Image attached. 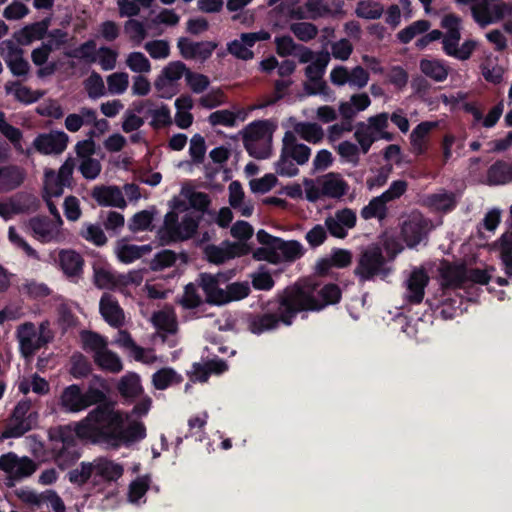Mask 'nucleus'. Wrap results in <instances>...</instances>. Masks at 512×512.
<instances>
[{
  "mask_svg": "<svg viewBox=\"0 0 512 512\" xmlns=\"http://www.w3.org/2000/svg\"><path fill=\"white\" fill-rule=\"evenodd\" d=\"M386 202L379 195L370 200V202L361 209L360 215L363 219L369 220L377 218L383 220L387 217Z\"/></svg>",
  "mask_w": 512,
  "mask_h": 512,
  "instance_id": "6e6d98bb",
  "label": "nucleus"
},
{
  "mask_svg": "<svg viewBox=\"0 0 512 512\" xmlns=\"http://www.w3.org/2000/svg\"><path fill=\"white\" fill-rule=\"evenodd\" d=\"M330 61V54L328 52L318 53L315 61H312L306 69L305 75L309 79L310 84L305 86V90L309 95L328 94V86L322 80L326 67Z\"/></svg>",
  "mask_w": 512,
  "mask_h": 512,
  "instance_id": "dca6fc26",
  "label": "nucleus"
},
{
  "mask_svg": "<svg viewBox=\"0 0 512 512\" xmlns=\"http://www.w3.org/2000/svg\"><path fill=\"white\" fill-rule=\"evenodd\" d=\"M293 81L290 78H281L274 82V91L271 95L265 97L261 107H267L275 104L282 99L292 85Z\"/></svg>",
  "mask_w": 512,
  "mask_h": 512,
  "instance_id": "680f3d73",
  "label": "nucleus"
},
{
  "mask_svg": "<svg viewBox=\"0 0 512 512\" xmlns=\"http://www.w3.org/2000/svg\"><path fill=\"white\" fill-rule=\"evenodd\" d=\"M69 137L63 131H51L49 133H42L36 136L30 155L33 151H37L43 155H58L61 154L68 145Z\"/></svg>",
  "mask_w": 512,
  "mask_h": 512,
  "instance_id": "412c9836",
  "label": "nucleus"
},
{
  "mask_svg": "<svg viewBox=\"0 0 512 512\" xmlns=\"http://www.w3.org/2000/svg\"><path fill=\"white\" fill-rule=\"evenodd\" d=\"M59 262L62 270L68 276H76L82 271L83 259L73 250H62L59 253Z\"/></svg>",
  "mask_w": 512,
  "mask_h": 512,
  "instance_id": "3c124183",
  "label": "nucleus"
},
{
  "mask_svg": "<svg viewBox=\"0 0 512 512\" xmlns=\"http://www.w3.org/2000/svg\"><path fill=\"white\" fill-rule=\"evenodd\" d=\"M275 126L269 120H257L242 131L243 144L248 154L256 159H266L272 154Z\"/></svg>",
  "mask_w": 512,
  "mask_h": 512,
  "instance_id": "39448f33",
  "label": "nucleus"
},
{
  "mask_svg": "<svg viewBox=\"0 0 512 512\" xmlns=\"http://www.w3.org/2000/svg\"><path fill=\"white\" fill-rule=\"evenodd\" d=\"M105 400L106 394L99 388L89 386V388L83 392L79 385L72 384L62 391L59 398V405L61 409L67 413H79Z\"/></svg>",
  "mask_w": 512,
  "mask_h": 512,
  "instance_id": "9d476101",
  "label": "nucleus"
},
{
  "mask_svg": "<svg viewBox=\"0 0 512 512\" xmlns=\"http://www.w3.org/2000/svg\"><path fill=\"white\" fill-rule=\"evenodd\" d=\"M423 204L433 211L447 213L457 205L456 194L446 190H439L436 193L424 197Z\"/></svg>",
  "mask_w": 512,
  "mask_h": 512,
  "instance_id": "72a5a7b5",
  "label": "nucleus"
},
{
  "mask_svg": "<svg viewBox=\"0 0 512 512\" xmlns=\"http://www.w3.org/2000/svg\"><path fill=\"white\" fill-rule=\"evenodd\" d=\"M336 151L343 162L352 164L353 166L358 165L360 156L363 154L361 145L347 140L340 142L336 147Z\"/></svg>",
  "mask_w": 512,
  "mask_h": 512,
  "instance_id": "5fc2aeb1",
  "label": "nucleus"
},
{
  "mask_svg": "<svg viewBox=\"0 0 512 512\" xmlns=\"http://www.w3.org/2000/svg\"><path fill=\"white\" fill-rule=\"evenodd\" d=\"M369 72L362 66L348 69L346 66H336L330 72V80L336 86L349 85L350 88L361 90L369 82Z\"/></svg>",
  "mask_w": 512,
  "mask_h": 512,
  "instance_id": "a211bd4d",
  "label": "nucleus"
},
{
  "mask_svg": "<svg viewBox=\"0 0 512 512\" xmlns=\"http://www.w3.org/2000/svg\"><path fill=\"white\" fill-rule=\"evenodd\" d=\"M126 65L135 73H149L151 71L149 59L141 52H131L128 54Z\"/></svg>",
  "mask_w": 512,
  "mask_h": 512,
  "instance_id": "e2e57ef3",
  "label": "nucleus"
},
{
  "mask_svg": "<svg viewBox=\"0 0 512 512\" xmlns=\"http://www.w3.org/2000/svg\"><path fill=\"white\" fill-rule=\"evenodd\" d=\"M340 296V290L334 284L323 287L318 285L296 286L285 292L279 301L276 313L251 316L248 319V329L254 334H261L276 329L280 322L289 326L298 312L321 310L327 305L337 303Z\"/></svg>",
  "mask_w": 512,
  "mask_h": 512,
  "instance_id": "f03ea898",
  "label": "nucleus"
},
{
  "mask_svg": "<svg viewBox=\"0 0 512 512\" xmlns=\"http://www.w3.org/2000/svg\"><path fill=\"white\" fill-rule=\"evenodd\" d=\"M17 338L22 354L28 357L48 343L52 336L47 323H41L37 331L35 325L28 322L18 327Z\"/></svg>",
  "mask_w": 512,
  "mask_h": 512,
  "instance_id": "2eb2a0df",
  "label": "nucleus"
},
{
  "mask_svg": "<svg viewBox=\"0 0 512 512\" xmlns=\"http://www.w3.org/2000/svg\"><path fill=\"white\" fill-rule=\"evenodd\" d=\"M51 53L52 52L42 44L34 48L31 52V60L33 64L38 67L36 74L39 78L49 77L57 70V64L55 62H48Z\"/></svg>",
  "mask_w": 512,
  "mask_h": 512,
  "instance_id": "a19ab883",
  "label": "nucleus"
},
{
  "mask_svg": "<svg viewBox=\"0 0 512 512\" xmlns=\"http://www.w3.org/2000/svg\"><path fill=\"white\" fill-rule=\"evenodd\" d=\"M83 84L88 97L92 100L99 99L107 94L104 80L97 72H92Z\"/></svg>",
  "mask_w": 512,
  "mask_h": 512,
  "instance_id": "4d7b16f0",
  "label": "nucleus"
},
{
  "mask_svg": "<svg viewBox=\"0 0 512 512\" xmlns=\"http://www.w3.org/2000/svg\"><path fill=\"white\" fill-rule=\"evenodd\" d=\"M93 475L104 481H117L124 472L121 464L106 457H98L91 462Z\"/></svg>",
  "mask_w": 512,
  "mask_h": 512,
  "instance_id": "473e14b6",
  "label": "nucleus"
},
{
  "mask_svg": "<svg viewBox=\"0 0 512 512\" xmlns=\"http://www.w3.org/2000/svg\"><path fill=\"white\" fill-rule=\"evenodd\" d=\"M106 81L111 95H121L129 86V76L126 72L112 73L107 76Z\"/></svg>",
  "mask_w": 512,
  "mask_h": 512,
  "instance_id": "052dcab7",
  "label": "nucleus"
},
{
  "mask_svg": "<svg viewBox=\"0 0 512 512\" xmlns=\"http://www.w3.org/2000/svg\"><path fill=\"white\" fill-rule=\"evenodd\" d=\"M438 126L437 122L424 121L418 124L410 135L412 152L416 155L423 154L427 149V136Z\"/></svg>",
  "mask_w": 512,
  "mask_h": 512,
  "instance_id": "ea45409f",
  "label": "nucleus"
},
{
  "mask_svg": "<svg viewBox=\"0 0 512 512\" xmlns=\"http://www.w3.org/2000/svg\"><path fill=\"white\" fill-rule=\"evenodd\" d=\"M0 469L12 480L20 481L30 477L37 469L36 463L29 457H19L9 452L0 457Z\"/></svg>",
  "mask_w": 512,
  "mask_h": 512,
  "instance_id": "f3484780",
  "label": "nucleus"
},
{
  "mask_svg": "<svg viewBox=\"0 0 512 512\" xmlns=\"http://www.w3.org/2000/svg\"><path fill=\"white\" fill-rule=\"evenodd\" d=\"M220 275L201 274L199 277V286L202 288L206 301L214 305L227 304L225 288L220 285Z\"/></svg>",
  "mask_w": 512,
  "mask_h": 512,
  "instance_id": "c85d7f7f",
  "label": "nucleus"
},
{
  "mask_svg": "<svg viewBox=\"0 0 512 512\" xmlns=\"http://www.w3.org/2000/svg\"><path fill=\"white\" fill-rule=\"evenodd\" d=\"M47 32V26L43 22H36L25 26L14 33V39L21 45H29L42 39Z\"/></svg>",
  "mask_w": 512,
  "mask_h": 512,
  "instance_id": "09e8293b",
  "label": "nucleus"
},
{
  "mask_svg": "<svg viewBox=\"0 0 512 512\" xmlns=\"http://www.w3.org/2000/svg\"><path fill=\"white\" fill-rule=\"evenodd\" d=\"M4 88L7 94L13 95L16 100L25 104L36 102L42 96L38 91H33L16 81L7 82Z\"/></svg>",
  "mask_w": 512,
  "mask_h": 512,
  "instance_id": "603ef678",
  "label": "nucleus"
},
{
  "mask_svg": "<svg viewBox=\"0 0 512 512\" xmlns=\"http://www.w3.org/2000/svg\"><path fill=\"white\" fill-rule=\"evenodd\" d=\"M429 277L423 269H414L405 282L404 300L409 304H419L424 297Z\"/></svg>",
  "mask_w": 512,
  "mask_h": 512,
  "instance_id": "a878e982",
  "label": "nucleus"
},
{
  "mask_svg": "<svg viewBox=\"0 0 512 512\" xmlns=\"http://www.w3.org/2000/svg\"><path fill=\"white\" fill-rule=\"evenodd\" d=\"M199 226V216L186 212L181 218L174 212L165 215L164 224L158 231L162 243L184 241L190 239Z\"/></svg>",
  "mask_w": 512,
  "mask_h": 512,
  "instance_id": "6e6552de",
  "label": "nucleus"
},
{
  "mask_svg": "<svg viewBox=\"0 0 512 512\" xmlns=\"http://www.w3.org/2000/svg\"><path fill=\"white\" fill-rule=\"evenodd\" d=\"M61 225L46 217H34L28 222L33 236L42 243L59 242L62 238Z\"/></svg>",
  "mask_w": 512,
  "mask_h": 512,
  "instance_id": "b1692460",
  "label": "nucleus"
},
{
  "mask_svg": "<svg viewBox=\"0 0 512 512\" xmlns=\"http://www.w3.org/2000/svg\"><path fill=\"white\" fill-rule=\"evenodd\" d=\"M91 195L100 206L126 207L122 191L116 186H95Z\"/></svg>",
  "mask_w": 512,
  "mask_h": 512,
  "instance_id": "2f4dec72",
  "label": "nucleus"
},
{
  "mask_svg": "<svg viewBox=\"0 0 512 512\" xmlns=\"http://www.w3.org/2000/svg\"><path fill=\"white\" fill-rule=\"evenodd\" d=\"M486 181L489 185H506L512 183V163L503 160L493 163L487 170Z\"/></svg>",
  "mask_w": 512,
  "mask_h": 512,
  "instance_id": "37998d69",
  "label": "nucleus"
},
{
  "mask_svg": "<svg viewBox=\"0 0 512 512\" xmlns=\"http://www.w3.org/2000/svg\"><path fill=\"white\" fill-rule=\"evenodd\" d=\"M177 46L180 54L185 59L206 60L208 59L216 48L213 42L202 41L193 42L188 38H180Z\"/></svg>",
  "mask_w": 512,
  "mask_h": 512,
  "instance_id": "c756f323",
  "label": "nucleus"
},
{
  "mask_svg": "<svg viewBox=\"0 0 512 512\" xmlns=\"http://www.w3.org/2000/svg\"><path fill=\"white\" fill-rule=\"evenodd\" d=\"M246 246L242 243L223 241L220 245H207L204 253L209 262L216 264L246 254Z\"/></svg>",
  "mask_w": 512,
  "mask_h": 512,
  "instance_id": "393cba45",
  "label": "nucleus"
},
{
  "mask_svg": "<svg viewBox=\"0 0 512 512\" xmlns=\"http://www.w3.org/2000/svg\"><path fill=\"white\" fill-rule=\"evenodd\" d=\"M151 321L160 332L163 342H167L170 347L175 346L174 335L177 332L178 325L174 309L170 306L163 307L153 313Z\"/></svg>",
  "mask_w": 512,
  "mask_h": 512,
  "instance_id": "5701e85b",
  "label": "nucleus"
},
{
  "mask_svg": "<svg viewBox=\"0 0 512 512\" xmlns=\"http://www.w3.org/2000/svg\"><path fill=\"white\" fill-rule=\"evenodd\" d=\"M430 28V23L426 20H418L402 29L398 33V38L402 43H409L415 36L422 34Z\"/></svg>",
  "mask_w": 512,
  "mask_h": 512,
  "instance_id": "69168bd1",
  "label": "nucleus"
},
{
  "mask_svg": "<svg viewBox=\"0 0 512 512\" xmlns=\"http://www.w3.org/2000/svg\"><path fill=\"white\" fill-rule=\"evenodd\" d=\"M357 215L351 208H341L325 218L324 225L331 236L344 239L356 226Z\"/></svg>",
  "mask_w": 512,
  "mask_h": 512,
  "instance_id": "aec40b11",
  "label": "nucleus"
},
{
  "mask_svg": "<svg viewBox=\"0 0 512 512\" xmlns=\"http://www.w3.org/2000/svg\"><path fill=\"white\" fill-rule=\"evenodd\" d=\"M350 185L340 173L329 172L315 180L304 182L306 199L316 202L322 198L341 200L348 194Z\"/></svg>",
  "mask_w": 512,
  "mask_h": 512,
  "instance_id": "423d86ee",
  "label": "nucleus"
},
{
  "mask_svg": "<svg viewBox=\"0 0 512 512\" xmlns=\"http://www.w3.org/2000/svg\"><path fill=\"white\" fill-rule=\"evenodd\" d=\"M151 116L150 125L154 129H160L172 123L171 112L167 105H161L156 109L149 110Z\"/></svg>",
  "mask_w": 512,
  "mask_h": 512,
  "instance_id": "774afa93",
  "label": "nucleus"
},
{
  "mask_svg": "<svg viewBox=\"0 0 512 512\" xmlns=\"http://www.w3.org/2000/svg\"><path fill=\"white\" fill-rule=\"evenodd\" d=\"M95 119V110L82 107L77 113H71L65 118V128L70 132H77L83 126H88Z\"/></svg>",
  "mask_w": 512,
  "mask_h": 512,
  "instance_id": "de8ad7c7",
  "label": "nucleus"
},
{
  "mask_svg": "<svg viewBox=\"0 0 512 512\" xmlns=\"http://www.w3.org/2000/svg\"><path fill=\"white\" fill-rule=\"evenodd\" d=\"M311 156V149L300 143L295 133L286 131L282 138V147L279 160L275 164L277 174L293 177L299 173L298 165H305Z\"/></svg>",
  "mask_w": 512,
  "mask_h": 512,
  "instance_id": "20e7f679",
  "label": "nucleus"
},
{
  "mask_svg": "<svg viewBox=\"0 0 512 512\" xmlns=\"http://www.w3.org/2000/svg\"><path fill=\"white\" fill-rule=\"evenodd\" d=\"M383 12L384 8L379 2L369 0L360 1L355 9V14L359 18L367 20L379 19Z\"/></svg>",
  "mask_w": 512,
  "mask_h": 512,
  "instance_id": "13d9d810",
  "label": "nucleus"
},
{
  "mask_svg": "<svg viewBox=\"0 0 512 512\" xmlns=\"http://www.w3.org/2000/svg\"><path fill=\"white\" fill-rule=\"evenodd\" d=\"M0 133L13 145L14 149L21 154L30 156L31 149H24L22 145V131L9 124L5 119V114L0 110Z\"/></svg>",
  "mask_w": 512,
  "mask_h": 512,
  "instance_id": "a18cd8bd",
  "label": "nucleus"
},
{
  "mask_svg": "<svg viewBox=\"0 0 512 512\" xmlns=\"http://www.w3.org/2000/svg\"><path fill=\"white\" fill-rule=\"evenodd\" d=\"M118 391L126 399H135L142 393L140 377L136 373L124 375L118 383Z\"/></svg>",
  "mask_w": 512,
  "mask_h": 512,
  "instance_id": "8fccbe9b",
  "label": "nucleus"
},
{
  "mask_svg": "<svg viewBox=\"0 0 512 512\" xmlns=\"http://www.w3.org/2000/svg\"><path fill=\"white\" fill-rule=\"evenodd\" d=\"M475 23L480 28L496 24L512 16V3L499 0H480L470 8Z\"/></svg>",
  "mask_w": 512,
  "mask_h": 512,
  "instance_id": "ddd939ff",
  "label": "nucleus"
},
{
  "mask_svg": "<svg viewBox=\"0 0 512 512\" xmlns=\"http://www.w3.org/2000/svg\"><path fill=\"white\" fill-rule=\"evenodd\" d=\"M38 414L32 410L29 399L17 403L13 413L1 433V439L19 438L30 431L37 424Z\"/></svg>",
  "mask_w": 512,
  "mask_h": 512,
  "instance_id": "f8f14e48",
  "label": "nucleus"
},
{
  "mask_svg": "<svg viewBox=\"0 0 512 512\" xmlns=\"http://www.w3.org/2000/svg\"><path fill=\"white\" fill-rule=\"evenodd\" d=\"M180 255L172 250L164 249L153 257L150 262V268L154 271H162L175 265Z\"/></svg>",
  "mask_w": 512,
  "mask_h": 512,
  "instance_id": "bf43d9fd",
  "label": "nucleus"
},
{
  "mask_svg": "<svg viewBox=\"0 0 512 512\" xmlns=\"http://www.w3.org/2000/svg\"><path fill=\"white\" fill-rule=\"evenodd\" d=\"M442 284L447 288H459L466 283V267L463 265H445L441 269Z\"/></svg>",
  "mask_w": 512,
  "mask_h": 512,
  "instance_id": "49530a36",
  "label": "nucleus"
},
{
  "mask_svg": "<svg viewBox=\"0 0 512 512\" xmlns=\"http://www.w3.org/2000/svg\"><path fill=\"white\" fill-rule=\"evenodd\" d=\"M26 178L24 168L7 164L0 166V193L13 191L20 187Z\"/></svg>",
  "mask_w": 512,
  "mask_h": 512,
  "instance_id": "7c9ffc66",
  "label": "nucleus"
},
{
  "mask_svg": "<svg viewBox=\"0 0 512 512\" xmlns=\"http://www.w3.org/2000/svg\"><path fill=\"white\" fill-rule=\"evenodd\" d=\"M419 69L426 77L438 83L444 82L450 71L445 61L436 58L421 59Z\"/></svg>",
  "mask_w": 512,
  "mask_h": 512,
  "instance_id": "c9c22d12",
  "label": "nucleus"
},
{
  "mask_svg": "<svg viewBox=\"0 0 512 512\" xmlns=\"http://www.w3.org/2000/svg\"><path fill=\"white\" fill-rule=\"evenodd\" d=\"M270 33L265 30L242 33L239 38L227 43V51L237 59L250 60L254 57L252 47L259 41L269 40Z\"/></svg>",
  "mask_w": 512,
  "mask_h": 512,
  "instance_id": "6ab92c4d",
  "label": "nucleus"
},
{
  "mask_svg": "<svg viewBox=\"0 0 512 512\" xmlns=\"http://www.w3.org/2000/svg\"><path fill=\"white\" fill-rule=\"evenodd\" d=\"M151 251L150 245H134L121 239L116 243L115 254L122 263H132Z\"/></svg>",
  "mask_w": 512,
  "mask_h": 512,
  "instance_id": "58836bf2",
  "label": "nucleus"
},
{
  "mask_svg": "<svg viewBox=\"0 0 512 512\" xmlns=\"http://www.w3.org/2000/svg\"><path fill=\"white\" fill-rule=\"evenodd\" d=\"M389 115L386 112L370 116L366 121L358 122L355 126L354 138L361 145L363 154H367L374 142L378 140L391 141L393 134L388 131Z\"/></svg>",
  "mask_w": 512,
  "mask_h": 512,
  "instance_id": "1a4fd4ad",
  "label": "nucleus"
},
{
  "mask_svg": "<svg viewBox=\"0 0 512 512\" xmlns=\"http://www.w3.org/2000/svg\"><path fill=\"white\" fill-rule=\"evenodd\" d=\"M290 133H295V137H300L312 144L320 143L324 138L322 127L314 122H295Z\"/></svg>",
  "mask_w": 512,
  "mask_h": 512,
  "instance_id": "c03bdc74",
  "label": "nucleus"
},
{
  "mask_svg": "<svg viewBox=\"0 0 512 512\" xmlns=\"http://www.w3.org/2000/svg\"><path fill=\"white\" fill-rule=\"evenodd\" d=\"M99 311L103 319L114 328L125 323V314L118 300L110 293H104L99 301Z\"/></svg>",
  "mask_w": 512,
  "mask_h": 512,
  "instance_id": "bb28decb",
  "label": "nucleus"
},
{
  "mask_svg": "<svg viewBox=\"0 0 512 512\" xmlns=\"http://www.w3.org/2000/svg\"><path fill=\"white\" fill-rule=\"evenodd\" d=\"M291 32L303 42L314 39L318 34V28L309 22H296L290 25Z\"/></svg>",
  "mask_w": 512,
  "mask_h": 512,
  "instance_id": "0e129e2a",
  "label": "nucleus"
},
{
  "mask_svg": "<svg viewBox=\"0 0 512 512\" xmlns=\"http://www.w3.org/2000/svg\"><path fill=\"white\" fill-rule=\"evenodd\" d=\"M259 243L264 245L255 252V257L259 260H267L278 264L282 262H293L302 257L304 247L295 240L284 241L280 238L270 235L265 230H259L256 234Z\"/></svg>",
  "mask_w": 512,
  "mask_h": 512,
  "instance_id": "7ed1b4c3",
  "label": "nucleus"
},
{
  "mask_svg": "<svg viewBox=\"0 0 512 512\" xmlns=\"http://www.w3.org/2000/svg\"><path fill=\"white\" fill-rule=\"evenodd\" d=\"M370 105L371 99L367 93H356L349 100L339 104V113L344 120H352L358 113L365 111Z\"/></svg>",
  "mask_w": 512,
  "mask_h": 512,
  "instance_id": "f704fd0d",
  "label": "nucleus"
},
{
  "mask_svg": "<svg viewBox=\"0 0 512 512\" xmlns=\"http://www.w3.org/2000/svg\"><path fill=\"white\" fill-rule=\"evenodd\" d=\"M441 24L442 27L446 29V33L442 40L443 51L448 56L452 57L454 51H456L459 46L461 38V19L454 14H448L443 17Z\"/></svg>",
  "mask_w": 512,
  "mask_h": 512,
  "instance_id": "cd10ccee",
  "label": "nucleus"
},
{
  "mask_svg": "<svg viewBox=\"0 0 512 512\" xmlns=\"http://www.w3.org/2000/svg\"><path fill=\"white\" fill-rule=\"evenodd\" d=\"M93 280L99 289H114L119 286V275L108 264L102 262L94 263Z\"/></svg>",
  "mask_w": 512,
  "mask_h": 512,
  "instance_id": "e433bc0d",
  "label": "nucleus"
},
{
  "mask_svg": "<svg viewBox=\"0 0 512 512\" xmlns=\"http://www.w3.org/2000/svg\"><path fill=\"white\" fill-rule=\"evenodd\" d=\"M83 349L92 355L94 363L102 370L119 373L123 370L120 357L108 348V340L92 331H82Z\"/></svg>",
  "mask_w": 512,
  "mask_h": 512,
  "instance_id": "0eeeda50",
  "label": "nucleus"
},
{
  "mask_svg": "<svg viewBox=\"0 0 512 512\" xmlns=\"http://www.w3.org/2000/svg\"><path fill=\"white\" fill-rule=\"evenodd\" d=\"M352 260L351 252L345 249L334 250L329 256L321 258L316 264V271L319 274H326L332 267H347Z\"/></svg>",
  "mask_w": 512,
  "mask_h": 512,
  "instance_id": "4c0bfd02",
  "label": "nucleus"
},
{
  "mask_svg": "<svg viewBox=\"0 0 512 512\" xmlns=\"http://www.w3.org/2000/svg\"><path fill=\"white\" fill-rule=\"evenodd\" d=\"M431 230V220L420 211L414 210L403 217L400 224V237L407 247L414 248L427 239Z\"/></svg>",
  "mask_w": 512,
  "mask_h": 512,
  "instance_id": "4468645a",
  "label": "nucleus"
},
{
  "mask_svg": "<svg viewBox=\"0 0 512 512\" xmlns=\"http://www.w3.org/2000/svg\"><path fill=\"white\" fill-rule=\"evenodd\" d=\"M329 12L328 7L323 0H307L305 8L294 7L290 10L289 15L294 19H317Z\"/></svg>",
  "mask_w": 512,
  "mask_h": 512,
  "instance_id": "79ce46f5",
  "label": "nucleus"
},
{
  "mask_svg": "<svg viewBox=\"0 0 512 512\" xmlns=\"http://www.w3.org/2000/svg\"><path fill=\"white\" fill-rule=\"evenodd\" d=\"M189 71L186 65L181 61L170 62L161 71L160 76L178 85L180 79L185 76L186 72Z\"/></svg>",
  "mask_w": 512,
  "mask_h": 512,
  "instance_id": "338daca9",
  "label": "nucleus"
},
{
  "mask_svg": "<svg viewBox=\"0 0 512 512\" xmlns=\"http://www.w3.org/2000/svg\"><path fill=\"white\" fill-rule=\"evenodd\" d=\"M355 275L361 282L372 280L376 276L382 279L390 273L382 249L378 246H369L362 251L355 267Z\"/></svg>",
  "mask_w": 512,
  "mask_h": 512,
  "instance_id": "9b49d317",
  "label": "nucleus"
},
{
  "mask_svg": "<svg viewBox=\"0 0 512 512\" xmlns=\"http://www.w3.org/2000/svg\"><path fill=\"white\" fill-rule=\"evenodd\" d=\"M182 377L172 368H162L152 375V384L157 390H165L169 386L178 384Z\"/></svg>",
  "mask_w": 512,
  "mask_h": 512,
  "instance_id": "864d4df0",
  "label": "nucleus"
},
{
  "mask_svg": "<svg viewBox=\"0 0 512 512\" xmlns=\"http://www.w3.org/2000/svg\"><path fill=\"white\" fill-rule=\"evenodd\" d=\"M491 251L500 259L501 266L507 278L498 277L499 285L509 284L508 278H512V225L509 230L503 233L491 244Z\"/></svg>",
  "mask_w": 512,
  "mask_h": 512,
  "instance_id": "4be33fe9",
  "label": "nucleus"
},
{
  "mask_svg": "<svg viewBox=\"0 0 512 512\" xmlns=\"http://www.w3.org/2000/svg\"><path fill=\"white\" fill-rule=\"evenodd\" d=\"M127 420L128 415L116 409L115 404L102 402L79 422L50 428L48 437L56 463L65 468L80 457L77 438L112 449L144 439V424L137 421L127 424Z\"/></svg>",
  "mask_w": 512,
  "mask_h": 512,
  "instance_id": "f257e3e1",
  "label": "nucleus"
}]
</instances>
